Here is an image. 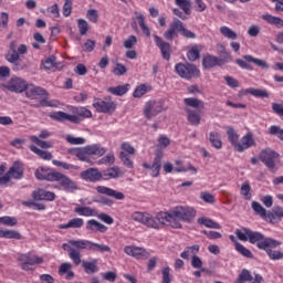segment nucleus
Segmentation results:
<instances>
[{
    "label": "nucleus",
    "instance_id": "10",
    "mask_svg": "<svg viewBox=\"0 0 283 283\" xmlns=\"http://www.w3.org/2000/svg\"><path fill=\"white\" fill-rule=\"evenodd\" d=\"M277 158H280V154L271 148L261 150L259 155V160H261L270 171H275V160H277Z\"/></svg>",
    "mask_w": 283,
    "mask_h": 283
},
{
    "label": "nucleus",
    "instance_id": "56",
    "mask_svg": "<svg viewBox=\"0 0 283 283\" xmlns=\"http://www.w3.org/2000/svg\"><path fill=\"white\" fill-rule=\"evenodd\" d=\"M251 207L256 216H260L261 218H266V209H264V207H262L260 202L252 201Z\"/></svg>",
    "mask_w": 283,
    "mask_h": 283
},
{
    "label": "nucleus",
    "instance_id": "34",
    "mask_svg": "<svg viewBox=\"0 0 283 283\" xmlns=\"http://www.w3.org/2000/svg\"><path fill=\"white\" fill-rule=\"evenodd\" d=\"M202 65L205 70H211V67H216V65H222V60L213 55H206L202 60Z\"/></svg>",
    "mask_w": 283,
    "mask_h": 283
},
{
    "label": "nucleus",
    "instance_id": "37",
    "mask_svg": "<svg viewBox=\"0 0 283 283\" xmlns=\"http://www.w3.org/2000/svg\"><path fill=\"white\" fill-rule=\"evenodd\" d=\"M85 221L81 218H73L67 223L57 226V229H81Z\"/></svg>",
    "mask_w": 283,
    "mask_h": 283
},
{
    "label": "nucleus",
    "instance_id": "24",
    "mask_svg": "<svg viewBox=\"0 0 283 283\" xmlns=\"http://www.w3.org/2000/svg\"><path fill=\"white\" fill-rule=\"evenodd\" d=\"M124 253L126 255H130L132 258H136L140 260V258H147L148 253L147 250L140 247L127 245L124 248Z\"/></svg>",
    "mask_w": 283,
    "mask_h": 283
},
{
    "label": "nucleus",
    "instance_id": "60",
    "mask_svg": "<svg viewBox=\"0 0 283 283\" xmlns=\"http://www.w3.org/2000/svg\"><path fill=\"white\" fill-rule=\"evenodd\" d=\"M114 163H116L114 153H109L97 161L98 165H114Z\"/></svg>",
    "mask_w": 283,
    "mask_h": 283
},
{
    "label": "nucleus",
    "instance_id": "42",
    "mask_svg": "<svg viewBox=\"0 0 283 283\" xmlns=\"http://www.w3.org/2000/svg\"><path fill=\"white\" fill-rule=\"evenodd\" d=\"M200 251V245L195 244L192 247H187L184 252L180 253L182 260H189V258L197 256L196 254Z\"/></svg>",
    "mask_w": 283,
    "mask_h": 283
},
{
    "label": "nucleus",
    "instance_id": "16",
    "mask_svg": "<svg viewBox=\"0 0 283 283\" xmlns=\"http://www.w3.org/2000/svg\"><path fill=\"white\" fill-rule=\"evenodd\" d=\"M93 107H95L96 112L99 114H109L116 109V104L112 102L111 97H105L104 99H95Z\"/></svg>",
    "mask_w": 283,
    "mask_h": 283
},
{
    "label": "nucleus",
    "instance_id": "40",
    "mask_svg": "<svg viewBox=\"0 0 283 283\" xmlns=\"http://www.w3.org/2000/svg\"><path fill=\"white\" fill-rule=\"evenodd\" d=\"M74 212L77 213V216H84L85 218H92L98 216V212L96 209L90 208V207H76L74 209Z\"/></svg>",
    "mask_w": 283,
    "mask_h": 283
},
{
    "label": "nucleus",
    "instance_id": "39",
    "mask_svg": "<svg viewBox=\"0 0 283 283\" xmlns=\"http://www.w3.org/2000/svg\"><path fill=\"white\" fill-rule=\"evenodd\" d=\"M134 14L145 36H151V31L149 30V27H147V23H145V15L140 11H135Z\"/></svg>",
    "mask_w": 283,
    "mask_h": 283
},
{
    "label": "nucleus",
    "instance_id": "15",
    "mask_svg": "<svg viewBox=\"0 0 283 283\" xmlns=\"http://www.w3.org/2000/svg\"><path fill=\"white\" fill-rule=\"evenodd\" d=\"M54 182H59L60 187H62V189H64V191L74 192L78 189L76 181L72 180L70 177H67L59 171L55 172Z\"/></svg>",
    "mask_w": 283,
    "mask_h": 283
},
{
    "label": "nucleus",
    "instance_id": "51",
    "mask_svg": "<svg viewBox=\"0 0 283 283\" xmlns=\"http://www.w3.org/2000/svg\"><path fill=\"white\" fill-rule=\"evenodd\" d=\"M252 281H253V275L249 270L244 269L241 271V273L239 274V277L235 280L234 283H245V282H252Z\"/></svg>",
    "mask_w": 283,
    "mask_h": 283
},
{
    "label": "nucleus",
    "instance_id": "62",
    "mask_svg": "<svg viewBox=\"0 0 283 283\" xmlns=\"http://www.w3.org/2000/svg\"><path fill=\"white\" fill-rule=\"evenodd\" d=\"M86 19H88V21H91V23H98V10L88 9L86 11Z\"/></svg>",
    "mask_w": 283,
    "mask_h": 283
},
{
    "label": "nucleus",
    "instance_id": "57",
    "mask_svg": "<svg viewBox=\"0 0 283 283\" xmlns=\"http://www.w3.org/2000/svg\"><path fill=\"white\" fill-rule=\"evenodd\" d=\"M249 231H251V229L242 228L241 230L237 229L234 231V233H235L238 240H241V242H247V241H249Z\"/></svg>",
    "mask_w": 283,
    "mask_h": 283
},
{
    "label": "nucleus",
    "instance_id": "26",
    "mask_svg": "<svg viewBox=\"0 0 283 283\" xmlns=\"http://www.w3.org/2000/svg\"><path fill=\"white\" fill-rule=\"evenodd\" d=\"M96 191L97 193H102L104 196H109L111 198H115V200H125V195L123 192L116 191L105 186H97Z\"/></svg>",
    "mask_w": 283,
    "mask_h": 283
},
{
    "label": "nucleus",
    "instance_id": "58",
    "mask_svg": "<svg viewBox=\"0 0 283 283\" xmlns=\"http://www.w3.org/2000/svg\"><path fill=\"white\" fill-rule=\"evenodd\" d=\"M77 27H78L81 36H85V34H87V32L90 31V23H87L84 19L77 20Z\"/></svg>",
    "mask_w": 283,
    "mask_h": 283
},
{
    "label": "nucleus",
    "instance_id": "27",
    "mask_svg": "<svg viewBox=\"0 0 283 283\" xmlns=\"http://www.w3.org/2000/svg\"><path fill=\"white\" fill-rule=\"evenodd\" d=\"M283 218V207L276 206L272 209V212L266 213L265 212V217H263V219H265L266 222H271V224H273V222H280V220H282Z\"/></svg>",
    "mask_w": 283,
    "mask_h": 283
},
{
    "label": "nucleus",
    "instance_id": "21",
    "mask_svg": "<svg viewBox=\"0 0 283 283\" xmlns=\"http://www.w3.org/2000/svg\"><path fill=\"white\" fill-rule=\"evenodd\" d=\"M153 38L155 39L157 48H159L161 52L163 59H165V61H169V59H171V44L165 42L160 36L156 34H154Z\"/></svg>",
    "mask_w": 283,
    "mask_h": 283
},
{
    "label": "nucleus",
    "instance_id": "43",
    "mask_svg": "<svg viewBox=\"0 0 283 283\" xmlns=\"http://www.w3.org/2000/svg\"><path fill=\"white\" fill-rule=\"evenodd\" d=\"M29 149L33 151V154H36V156L42 158V160H52L53 158L52 153L48 150H42L34 145L29 146Z\"/></svg>",
    "mask_w": 283,
    "mask_h": 283
},
{
    "label": "nucleus",
    "instance_id": "46",
    "mask_svg": "<svg viewBox=\"0 0 283 283\" xmlns=\"http://www.w3.org/2000/svg\"><path fill=\"white\" fill-rule=\"evenodd\" d=\"M0 238H6L7 240H21V233L14 230H1L0 229Z\"/></svg>",
    "mask_w": 283,
    "mask_h": 283
},
{
    "label": "nucleus",
    "instance_id": "2",
    "mask_svg": "<svg viewBox=\"0 0 283 283\" xmlns=\"http://www.w3.org/2000/svg\"><path fill=\"white\" fill-rule=\"evenodd\" d=\"M167 213L169 216L168 227H172V229H182V224L178 220L193 222L196 218V209L189 206H177Z\"/></svg>",
    "mask_w": 283,
    "mask_h": 283
},
{
    "label": "nucleus",
    "instance_id": "33",
    "mask_svg": "<svg viewBox=\"0 0 283 283\" xmlns=\"http://www.w3.org/2000/svg\"><path fill=\"white\" fill-rule=\"evenodd\" d=\"M81 264L87 275H93V273L98 271V259H93L92 261H81Z\"/></svg>",
    "mask_w": 283,
    "mask_h": 283
},
{
    "label": "nucleus",
    "instance_id": "18",
    "mask_svg": "<svg viewBox=\"0 0 283 283\" xmlns=\"http://www.w3.org/2000/svg\"><path fill=\"white\" fill-rule=\"evenodd\" d=\"M255 138H253L252 133H247L241 139H239V144L237 145L235 151L242 154L247 151V149H251V147H255Z\"/></svg>",
    "mask_w": 283,
    "mask_h": 283
},
{
    "label": "nucleus",
    "instance_id": "19",
    "mask_svg": "<svg viewBox=\"0 0 283 283\" xmlns=\"http://www.w3.org/2000/svg\"><path fill=\"white\" fill-rule=\"evenodd\" d=\"M50 118L53 120H57L59 123H65L67 120L69 123H73L74 125H78L81 123V118L76 115H70L63 111L55 112L50 115Z\"/></svg>",
    "mask_w": 283,
    "mask_h": 283
},
{
    "label": "nucleus",
    "instance_id": "7",
    "mask_svg": "<svg viewBox=\"0 0 283 283\" xmlns=\"http://www.w3.org/2000/svg\"><path fill=\"white\" fill-rule=\"evenodd\" d=\"M235 63L242 70H253V66H251V64L249 63H253V65H256V67H262V70H269V64L266 63V61L253 57V55H243V60L237 59Z\"/></svg>",
    "mask_w": 283,
    "mask_h": 283
},
{
    "label": "nucleus",
    "instance_id": "1",
    "mask_svg": "<svg viewBox=\"0 0 283 283\" xmlns=\"http://www.w3.org/2000/svg\"><path fill=\"white\" fill-rule=\"evenodd\" d=\"M130 218L134 222H138L147 229H154L155 231H160L165 226L169 227V213L165 211H160L157 214L135 211L132 213Z\"/></svg>",
    "mask_w": 283,
    "mask_h": 283
},
{
    "label": "nucleus",
    "instance_id": "4",
    "mask_svg": "<svg viewBox=\"0 0 283 283\" xmlns=\"http://www.w3.org/2000/svg\"><path fill=\"white\" fill-rule=\"evenodd\" d=\"M178 32L180 33L181 36H185V39H196V33L185 28V23H182V21L178 19H175L169 24V28L164 33V36L165 39H167V41H174V38L178 36Z\"/></svg>",
    "mask_w": 283,
    "mask_h": 283
},
{
    "label": "nucleus",
    "instance_id": "17",
    "mask_svg": "<svg viewBox=\"0 0 283 283\" xmlns=\"http://www.w3.org/2000/svg\"><path fill=\"white\" fill-rule=\"evenodd\" d=\"M4 87L9 90V92H15V94H21V92H25L28 88V82L21 77H12Z\"/></svg>",
    "mask_w": 283,
    "mask_h": 283
},
{
    "label": "nucleus",
    "instance_id": "31",
    "mask_svg": "<svg viewBox=\"0 0 283 283\" xmlns=\"http://www.w3.org/2000/svg\"><path fill=\"white\" fill-rule=\"evenodd\" d=\"M69 153L76 156L82 163H90V153L87 151L86 146L83 148H71Z\"/></svg>",
    "mask_w": 283,
    "mask_h": 283
},
{
    "label": "nucleus",
    "instance_id": "23",
    "mask_svg": "<svg viewBox=\"0 0 283 283\" xmlns=\"http://www.w3.org/2000/svg\"><path fill=\"white\" fill-rule=\"evenodd\" d=\"M81 178L87 182H98L99 180H103V172L98 171L96 168H88L81 172Z\"/></svg>",
    "mask_w": 283,
    "mask_h": 283
},
{
    "label": "nucleus",
    "instance_id": "13",
    "mask_svg": "<svg viewBox=\"0 0 283 283\" xmlns=\"http://www.w3.org/2000/svg\"><path fill=\"white\" fill-rule=\"evenodd\" d=\"M163 150H157L153 160V164L144 163V169H148L150 171V176L153 178H158L160 176V169H163Z\"/></svg>",
    "mask_w": 283,
    "mask_h": 283
},
{
    "label": "nucleus",
    "instance_id": "41",
    "mask_svg": "<svg viewBox=\"0 0 283 283\" xmlns=\"http://www.w3.org/2000/svg\"><path fill=\"white\" fill-rule=\"evenodd\" d=\"M43 67L44 70H61V67H63V64L56 62V56L51 55L44 60Z\"/></svg>",
    "mask_w": 283,
    "mask_h": 283
},
{
    "label": "nucleus",
    "instance_id": "49",
    "mask_svg": "<svg viewBox=\"0 0 283 283\" xmlns=\"http://www.w3.org/2000/svg\"><path fill=\"white\" fill-rule=\"evenodd\" d=\"M201 50H202V46L193 45L191 48V50L188 51L187 59L190 60L191 62L198 61V59H200V51Z\"/></svg>",
    "mask_w": 283,
    "mask_h": 283
},
{
    "label": "nucleus",
    "instance_id": "47",
    "mask_svg": "<svg viewBox=\"0 0 283 283\" xmlns=\"http://www.w3.org/2000/svg\"><path fill=\"white\" fill-rule=\"evenodd\" d=\"M108 92L111 94H114V96H124V94H127V92H129V84L109 87Z\"/></svg>",
    "mask_w": 283,
    "mask_h": 283
},
{
    "label": "nucleus",
    "instance_id": "14",
    "mask_svg": "<svg viewBox=\"0 0 283 283\" xmlns=\"http://www.w3.org/2000/svg\"><path fill=\"white\" fill-rule=\"evenodd\" d=\"M18 262H20L22 271H32L33 264H43V258L32 256L30 253L20 254L18 256Z\"/></svg>",
    "mask_w": 283,
    "mask_h": 283
},
{
    "label": "nucleus",
    "instance_id": "61",
    "mask_svg": "<svg viewBox=\"0 0 283 283\" xmlns=\"http://www.w3.org/2000/svg\"><path fill=\"white\" fill-rule=\"evenodd\" d=\"M241 196H243L245 200H251V185L249 181L242 184Z\"/></svg>",
    "mask_w": 283,
    "mask_h": 283
},
{
    "label": "nucleus",
    "instance_id": "54",
    "mask_svg": "<svg viewBox=\"0 0 283 283\" xmlns=\"http://www.w3.org/2000/svg\"><path fill=\"white\" fill-rule=\"evenodd\" d=\"M209 140L216 149H222V140L220 139V133H210Z\"/></svg>",
    "mask_w": 283,
    "mask_h": 283
},
{
    "label": "nucleus",
    "instance_id": "44",
    "mask_svg": "<svg viewBox=\"0 0 283 283\" xmlns=\"http://www.w3.org/2000/svg\"><path fill=\"white\" fill-rule=\"evenodd\" d=\"M261 19L266 21V23H270V25H275V28H283V20L281 18L271 14H263Z\"/></svg>",
    "mask_w": 283,
    "mask_h": 283
},
{
    "label": "nucleus",
    "instance_id": "6",
    "mask_svg": "<svg viewBox=\"0 0 283 283\" xmlns=\"http://www.w3.org/2000/svg\"><path fill=\"white\" fill-rule=\"evenodd\" d=\"M175 71L178 76L186 78V81L198 78V76H200V70H198V67H196L193 64L178 63L175 66Z\"/></svg>",
    "mask_w": 283,
    "mask_h": 283
},
{
    "label": "nucleus",
    "instance_id": "50",
    "mask_svg": "<svg viewBox=\"0 0 283 283\" xmlns=\"http://www.w3.org/2000/svg\"><path fill=\"white\" fill-rule=\"evenodd\" d=\"M220 33L222 34V36H224L226 39H230V41H235V39H238V33H235V31H233L231 28L229 27H221L220 28Z\"/></svg>",
    "mask_w": 283,
    "mask_h": 283
},
{
    "label": "nucleus",
    "instance_id": "20",
    "mask_svg": "<svg viewBox=\"0 0 283 283\" xmlns=\"http://www.w3.org/2000/svg\"><path fill=\"white\" fill-rule=\"evenodd\" d=\"M282 244V242L272 239V245H268L266 248H263L262 251H265L266 255L270 258V260H283V252L282 251H277V250H273V249H277V247H280Z\"/></svg>",
    "mask_w": 283,
    "mask_h": 283
},
{
    "label": "nucleus",
    "instance_id": "29",
    "mask_svg": "<svg viewBox=\"0 0 283 283\" xmlns=\"http://www.w3.org/2000/svg\"><path fill=\"white\" fill-rule=\"evenodd\" d=\"M123 174H124L123 170H120L118 166L111 167L102 171V180H112L116 178H122Z\"/></svg>",
    "mask_w": 283,
    "mask_h": 283
},
{
    "label": "nucleus",
    "instance_id": "11",
    "mask_svg": "<svg viewBox=\"0 0 283 283\" xmlns=\"http://www.w3.org/2000/svg\"><path fill=\"white\" fill-rule=\"evenodd\" d=\"M13 178V180H21L23 178V164L21 161H15L9 169V171L0 177V182L2 185H8V181Z\"/></svg>",
    "mask_w": 283,
    "mask_h": 283
},
{
    "label": "nucleus",
    "instance_id": "36",
    "mask_svg": "<svg viewBox=\"0 0 283 283\" xmlns=\"http://www.w3.org/2000/svg\"><path fill=\"white\" fill-rule=\"evenodd\" d=\"M86 229L87 231H99V233L107 232V227L94 219L87 221Z\"/></svg>",
    "mask_w": 283,
    "mask_h": 283
},
{
    "label": "nucleus",
    "instance_id": "30",
    "mask_svg": "<svg viewBox=\"0 0 283 283\" xmlns=\"http://www.w3.org/2000/svg\"><path fill=\"white\" fill-rule=\"evenodd\" d=\"M25 95L28 98L34 99L39 98V96H48V92L43 87L30 85L25 88Z\"/></svg>",
    "mask_w": 283,
    "mask_h": 283
},
{
    "label": "nucleus",
    "instance_id": "22",
    "mask_svg": "<svg viewBox=\"0 0 283 283\" xmlns=\"http://www.w3.org/2000/svg\"><path fill=\"white\" fill-rule=\"evenodd\" d=\"M70 241L71 240H69V243L62 244V249L69 251V258H71L75 266H78V264H81V251H78V248L72 245Z\"/></svg>",
    "mask_w": 283,
    "mask_h": 283
},
{
    "label": "nucleus",
    "instance_id": "12",
    "mask_svg": "<svg viewBox=\"0 0 283 283\" xmlns=\"http://www.w3.org/2000/svg\"><path fill=\"white\" fill-rule=\"evenodd\" d=\"M28 53V46L25 44H20L19 46L17 45V42H11L9 44V52L6 55V59L9 63H15L20 59V54H27Z\"/></svg>",
    "mask_w": 283,
    "mask_h": 283
},
{
    "label": "nucleus",
    "instance_id": "3",
    "mask_svg": "<svg viewBox=\"0 0 283 283\" xmlns=\"http://www.w3.org/2000/svg\"><path fill=\"white\" fill-rule=\"evenodd\" d=\"M184 102L185 105H188V107H192L186 109L188 123H190V125H195V127H198V125H200L205 102L193 97L185 98Z\"/></svg>",
    "mask_w": 283,
    "mask_h": 283
},
{
    "label": "nucleus",
    "instance_id": "35",
    "mask_svg": "<svg viewBox=\"0 0 283 283\" xmlns=\"http://www.w3.org/2000/svg\"><path fill=\"white\" fill-rule=\"evenodd\" d=\"M227 135H228L229 143L232 145V147H233V149L235 151V149H238V145L240 143V135L231 126H229L227 128Z\"/></svg>",
    "mask_w": 283,
    "mask_h": 283
},
{
    "label": "nucleus",
    "instance_id": "5",
    "mask_svg": "<svg viewBox=\"0 0 283 283\" xmlns=\"http://www.w3.org/2000/svg\"><path fill=\"white\" fill-rule=\"evenodd\" d=\"M70 244H72V247H75V249H86V251H95L99 253H109L112 251V248H109L108 245L94 243L90 240L71 239Z\"/></svg>",
    "mask_w": 283,
    "mask_h": 283
},
{
    "label": "nucleus",
    "instance_id": "48",
    "mask_svg": "<svg viewBox=\"0 0 283 283\" xmlns=\"http://www.w3.org/2000/svg\"><path fill=\"white\" fill-rule=\"evenodd\" d=\"M147 92H151V86L146 84H140L137 86L133 93L134 98H142V96H145Z\"/></svg>",
    "mask_w": 283,
    "mask_h": 283
},
{
    "label": "nucleus",
    "instance_id": "8",
    "mask_svg": "<svg viewBox=\"0 0 283 283\" xmlns=\"http://www.w3.org/2000/svg\"><path fill=\"white\" fill-rule=\"evenodd\" d=\"M248 240L250 244H256L258 249L261 251L268 247L273 245V239L266 238L264 234L258 231L250 230L248 231Z\"/></svg>",
    "mask_w": 283,
    "mask_h": 283
},
{
    "label": "nucleus",
    "instance_id": "64",
    "mask_svg": "<svg viewBox=\"0 0 283 283\" xmlns=\"http://www.w3.org/2000/svg\"><path fill=\"white\" fill-rule=\"evenodd\" d=\"M171 269H169V266H166L161 271V275H163V283H171V273H170Z\"/></svg>",
    "mask_w": 283,
    "mask_h": 283
},
{
    "label": "nucleus",
    "instance_id": "28",
    "mask_svg": "<svg viewBox=\"0 0 283 283\" xmlns=\"http://www.w3.org/2000/svg\"><path fill=\"white\" fill-rule=\"evenodd\" d=\"M34 200H48L49 202H52L55 200L56 195L52 191L43 190V189H36L32 192Z\"/></svg>",
    "mask_w": 283,
    "mask_h": 283
},
{
    "label": "nucleus",
    "instance_id": "55",
    "mask_svg": "<svg viewBox=\"0 0 283 283\" xmlns=\"http://www.w3.org/2000/svg\"><path fill=\"white\" fill-rule=\"evenodd\" d=\"M235 251H238V253H240V255H243V258H249L250 260H252L253 258V253L251 252V250L247 249V247H244L242 243H235Z\"/></svg>",
    "mask_w": 283,
    "mask_h": 283
},
{
    "label": "nucleus",
    "instance_id": "32",
    "mask_svg": "<svg viewBox=\"0 0 283 283\" xmlns=\"http://www.w3.org/2000/svg\"><path fill=\"white\" fill-rule=\"evenodd\" d=\"M86 151H88V156H97V158H101V156H105V154H107V148L98 144H93L86 146Z\"/></svg>",
    "mask_w": 283,
    "mask_h": 283
},
{
    "label": "nucleus",
    "instance_id": "52",
    "mask_svg": "<svg viewBox=\"0 0 283 283\" xmlns=\"http://www.w3.org/2000/svg\"><path fill=\"white\" fill-rule=\"evenodd\" d=\"M175 3L185 14H191V0H175Z\"/></svg>",
    "mask_w": 283,
    "mask_h": 283
},
{
    "label": "nucleus",
    "instance_id": "63",
    "mask_svg": "<svg viewBox=\"0 0 283 283\" xmlns=\"http://www.w3.org/2000/svg\"><path fill=\"white\" fill-rule=\"evenodd\" d=\"M66 142H69L70 145H85V138L74 137L72 135H66Z\"/></svg>",
    "mask_w": 283,
    "mask_h": 283
},
{
    "label": "nucleus",
    "instance_id": "59",
    "mask_svg": "<svg viewBox=\"0 0 283 283\" xmlns=\"http://www.w3.org/2000/svg\"><path fill=\"white\" fill-rule=\"evenodd\" d=\"M250 94L256 98H269V92L260 88L250 87Z\"/></svg>",
    "mask_w": 283,
    "mask_h": 283
},
{
    "label": "nucleus",
    "instance_id": "38",
    "mask_svg": "<svg viewBox=\"0 0 283 283\" xmlns=\"http://www.w3.org/2000/svg\"><path fill=\"white\" fill-rule=\"evenodd\" d=\"M73 116H78L81 118H92V111L87 109L86 107H78V106H72L71 107Z\"/></svg>",
    "mask_w": 283,
    "mask_h": 283
},
{
    "label": "nucleus",
    "instance_id": "25",
    "mask_svg": "<svg viewBox=\"0 0 283 283\" xmlns=\"http://www.w3.org/2000/svg\"><path fill=\"white\" fill-rule=\"evenodd\" d=\"M59 171L39 168L35 170L34 176L38 180H48L49 182H54V178Z\"/></svg>",
    "mask_w": 283,
    "mask_h": 283
},
{
    "label": "nucleus",
    "instance_id": "45",
    "mask_svg": "<svg viewBox=\"0 0 283 283\" xmlns=\"http://www.w3.org/2000/svg\"><path fill=\"white\" fill-rule=\"evenodd\" d=\"M198 224H203V227H207L208 229H222L220 223L205 217L198 219Z\"/></svg>",
    "mask_w": 283,
    "mask_h": 283
},
{
    "label": "nucleus",
    "instance_id": "9",
    "mask_svg": "<svg viewBox=\"0 0 283 283\" xmlns=\"http://www.w3.org/2000/svg\"><path fill=\"white\" fill-rule=\"evenodd\" d=\"M165 109V104L161 101L150 99L144 106V116L148 120L158 116Z\"/></svg>",
    "mask_w": 283,
    "mask_h": 283
},
{
    "label": "nucleus",
    "instance_id": "53",
    "mask_svg": "<svg viewBox=\"0 0 283 283\" xmlns=\"http://www.w3.org/2000/svg\"><path fill=\"white\" fill-rule=\"evenodd\" d=\"M119 159L125 167H127L128 169H134V160L132 159V155H127V153L120 151Z\"/></svg>",
    "mask_w": 283,
    "mask_h": 283
}]
</instances>
